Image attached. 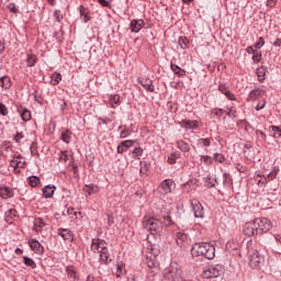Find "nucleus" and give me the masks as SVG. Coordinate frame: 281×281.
Returning a JSON list of instances; mask_svg holds the SVG:
<instances>
[{
  "label": "nucleus",
  "instance_id": "1",
  "mask_svg": "<svg viewBox=\"0 0 281 281\" xmlns=\"http://www.w3.org/2000/svg\"><path fill=\"white\" fill-rule=\"evenodd\" d=\"M193 258H206V260H214L216 256V248L210 243H196L191 249Z\"/></svg>",
  "mask_w": 281,
  "mask_h": 281
},
{
  "label": "nucleus",
  "instance_id": "2",
  "mask_svg": "<svg viewBox=\"0 0 281 281\" xmlns=\"http://www.w3.org/2000/svg\"><path fill=\"white\" fill-rule=\"evenodd\" d=\"M91 251L93 254H100V262L103 265H109L111 262V254L109 252V247H106V241L100 238H93L91 243Z\"/></svg>",
  "mask_w": 281,
  "mask_h": 281
},
{
  "label": "nucleus",
  "instance_id": "3",
  "mask_svg": "<svg viewBox=\"0 0 281 281\" xmlns=\"http://www.w3.org/2000/svg\"><path fill=\"white\" fill-rule=\"evenodd\" d=\"M143 227L147 229L151 236H161V232H164V223L155 217H145Z\"/></svg>",
  "mask_w": 281,
  "mask_h": 281
},
{
  "label": "nucleus",
  "instance_id": "4",
  "mask_svg": "<svg viewBox=\"0 0 281 281\" xmlns=\"http://www.w3.org/2000/svg\"><path fill=\"white\" fill-rule=\"evenodd\" d=\"M162 281H186V280L181 278V269L175 266H170L165 270ZM189 281H192V280H189Z\"/></svg>",
  "mask_w": 281,
  "mask_h": 281
},
{
  "label": "nucleus",
  "instance_id": "5",
  "mask_svg": "<svg viewBox=\"0 0 281 281\" xmlns=\"http://www.w3.org/2000/svg\"><path fill=\"white\" fill-rule=\"evenodd\" d=\"M225 268L221 265H212L209 266L206 270L202 272V278L205 280H211L212 278H218L222 273H224Z\"/></svg>",
  "mask_w": 281,
  "mask_h": 281
},
{
  "label": "nucleus",
  "instance_id": "6",
  "mask_svg": "<svg viewBox=\"0 0 281 281\" xmlns=\"http://www.w3.org/2000/svg\"><path fill=\"white\" fill-rule=\"evenodd\" d=\"M255 225L257 227V234L259 236H262V234H267V232H269V229H271L272 227L271 221L267 217L256 218Z\"/></svg>",
  "mask_w": 281,
  "mask_h": 281
},
{
  "label": "nucleus",
  "instance_id": "7",
  "mask_svg": "<svg viewBox=\"0 0 281 281\" xmlns=\"http://www.w3.org/2000/svg\"><path fill=\"white\" fill-rule=\"evenodd\" d=\"M176 243L180 249H188L190 247V243L192 240L190 239V236L183 232H178L176 234Z\"/></svg>",
  "mask_w": 281,
  "mask_h": 281
},
{
  "label": "nucleus",
  "instance_id": "8",
  "mask_svg": "<svg viewBox=\"0 0 281 281\" xmlns=\"http://www.w3.org/2000/svg\"><path fill=\"white\" fill-rule=\"evenodd\" d=\"M243 234L245 236L251 237V236H258V228L256 226V220L252 222H246L241 229Z\"/></svg>",
  "mask_w": 281,
  "mask_h": 281
},
{
  "label": "nucleus",
  "instance_id": "9",
  "mask_svg": "<svg viewBox=\"0 0 281 281\" xmlns=\"http://www.w3.org/2000/svg\"><path fill=\"white\" fill-rule=\"evenodd\" d=\"M191 207L193 210L195 218H203L205 216V212L203 211V204H201L199 200L192 199Z\"/></svg>",
  "mask_w": 281,
  "mask_h": 281
},
{
  "label": "nucleus",
  "instance_id": "10",
  "mask_svg": "<svg viewBox=\"0 0 281 281\" xmlns=\"http://www.w3.org/2000/svg\"><path fill=\"white\" fill-rule=\"evenodd\" d=\"M172 186H175V181L172 179H166L158 187V192L164 195L170 194L172 192Z\"/></svg>",
  "mask_w": 281,
  "mask_h": 281
},
{
  "label": "nucleus",
  "instance_id": "11",
  "mask_svg": "<svg viewBox=\"0 0 281 281\" xmlns=\"http://www.w3.org/2000/svg\"><path fill=\"white\" fill-rule=\"evenodd\" d=\"M261 263H262V256H260V252H258V250L252 251L249 258V266L252 269H256V267H260Z\"/></svg>",
  "mask_w": 281,
  "mask_h": 281
},
{
  "label": "nucleus",
  "instance_id": "12",
  "mask_svg": "<svg viewBox=\"0 0 281 281\" xmlns=\"http://www.w3.org/2000/svg\"><path fill=\"white\" fill-rule=\"evenodd\" d=\"M138 82L149 93H155V85H153V80L151 79H149V78H139Z\"/></svg>",
  "mask_w": 281,
  "mask_h": 281
},
{
  "label": "nucleus",
  "instance_id": "13",
  "mask_svg": "<svg viewBox=\"0 0 281 281\" xmlns=\"http://www.w3.org/2000/svg\"><path fill=\"white\" fill-rule=\"evenodd\" d=\"M29 245L32 249V251H34V254H38V255H43L45 254V247H43L38 240L36 239H31L29 241Z\"/></svg>",
  "mask_w": 281,
  "mask_h": 281
},
{
  "label": "nucleus",
  "instance_id": "14",
  "mask_svg": "<svg viewBox=\"0 0 281 281\" xmlns=\"http://www.w3.org/2000/svg\"><path fill=\"white\" fill-rule=\"evenodd\" d=\"M133 144H135V140H133V139H127V140L121 142L120 145L116 147V153H119V155L126 153V150L128 148H131V146H133Z\"/></svg>",
  "mask_w": 281,
  "mask_h": 281
},
{
  "label": "nucleus",
  "instance_id": "15",
  "mask_svg": "<svg viewBox=\"0 0 281 281\" xmlns=\"http://www.w3.org/2000/svg\"><path fill=\"white\" fill-rule=\"evenodd\" d=\"M57 234L63 240H74V232L68 228H58Z\"/></svg>",
  "mask_w": 281,
  "mask_h": 281
},
{
  "label": "nucleus",
  "instance_id": "16",
  "mask_svg": "<svg viewBox=\"0 0 281 281\" xmlns=\"http://www.w3.org/2000/svg\"><path fill=\"white\" fill-rule=\"evenodd\" d=\"M108 104H109V106H111V109H117V106H120V104H122L120 94H111L109 97Z\"/></svg>",
  "mask_w": 281,
  "mask_h": 281
},
{
  "label": "nucleus",
  "instance_id": "17",
  "mask_svg": "<svg viewBox=\"0 0 281 281\" xmlns=\"http://www.w3.org/2000/svg\"><path fill=\"white\" fill-rule=\"evenodd\" d=\"M130 26H131V32H134L135 34H137V32H140L142 29L144 27V20L142 19L132 20Z\"/></svg>",
  "mask_w": 281,
  "mask_h": 281
},
{
  "label": "nucleus",
  "instance_id": "18",
  "mask_svg": "<svg viewBox=\"0 0 281 281\" xmlns=\"http://www.w3.org/2000/svg\"><path fill=\"white\" fill-rule=\"evenodd\" d=\"M14 196V190L10 187H0V198L1 199H12Z\"/></svg>",
  "mask_w": 281,
  "mask_h": 281
},
{
  "label": "nucleus",
  "instance_id": "19",
  "mask_svg": "<svg viewBox=\"0 0 281 281\" xmlns=\"http://www.w3.org/2000/svg\"><path fill=\"white\" fill-rule=\"evenodd\" d=\"M56 192V186L48 184L43 188V198L44 199H52L54 196V193Z\"/></svg>",
  "mask_w": 281,
  "mask_h": 281
},
{
  "label": "nucleus",
  "instance_id": "20",
  "mask_svg": "<svg viewBox=\"0 0 281 281\" xmlns=\"http://www.w3.org/2000/svg\"><path fill=\"white\" fill-rule=\"evenodd\" d=\"M182 124V128L192 130L199 128V121H190V120H182L180 122Z\"/></svg>",
  "mask_w": 281,
  "mask_h": 281
},
{
  "label": "nucleus",
  "instance_id": "21",
  "mask_svg": "<svg viewBox=\"0 0 281 281\" xmlns=\"http://www.w3.org/2000/svg\"><path fill=\"white\" fill-rule=\"evenodd\" d=\"M83 192H87L88 196H91V194H98V192H100V187L94 183L86 184L83 187Z\"/></svg>",
  "mask_w": 281,
  "mask_h": 281
},
{
  "label": "nucleus",
  "instance_id": "22",
  "mask_svg": "<svg viewBox=\"0 0 281 281\" xmlns=\"http://www.w3.org/2000/svg\"><path fill=\"white\" fill-rule=\"evenodd\" d=\"M23 122H30V120H32V112H30V110L21 106L20 109H18Z\"/></svg>",
  "mask_w": 281,
  "mask_h": 281
},
{
  "label": "nucleus",
  "instance_id": "23",
  "mask_svg": "<svg viewBox=\"0 0 281 281\" xmlns=\"http://www.w3.org/2000/svg\"><path fill=\"white\" fill-rule=\"evenodd\" d=\"M74 133H71V131L66 130L61 133L60 135V139L61 142H64V144H71V137H72Z\"/></svg>",
  "mask_w": 281,
  "mask_h": 281
},
{
  "label": "nucleus",
  "instance_id": "24",
  "mask_svg": "<svg viewBox=\"0 0 281 281\" xmlns=\"http://www.w3.org/2000/svg\"><path fill=\"white\" fill-rule=\"evenodd\" d=\"M0 87H2V89H10V87H12V80L9 76H3L0 78Z\"/></svg>",
  "mask_w": 281,
  "mask_h": 281
},
{
  "label": "nucleus",
  "instance_id": "25",
  "mask_svg": "<svg viewBox=\"0 0 281 281\" xmlns=\"http://www.w3.org/2000/svg\"><path fill=\"white\" fill-rule=\"evenodd\" d=\"M170 68L178 78H183V76H186V70L181 69L178 65L171 64Z\"/></svg>",
  "mask_w": 281,
  "mask_h": 281
},
{
  "label": "nucleus",
  "instance_id": "26",
  "mask_svg": "<svg viewBox=\"0 0 281 281\" xmlns=\"http://www.w3.org/2000/svg\"><path fill=\"white\" fill-rule=\"evenodd\" d=\"M80 15L83 18L85 23H89L91 21V15L89 14V10L85 8V5L79 7Z\"/></svg>",
  "mask_w": 281,
  "mask_h": 281
},
{
  "label": "nucleus",
  "instance_id": "27",
  "mask_svg": "<svg viewBox=\"0 0 281 281\" xmlns=\"http://www.w3.org/2000/svg\"><path fill=\"white\" fill-rule=\"evenodd\" d=\"M38 63V57L34 54H27L26 55V67H34Z\"/></svg>",
  "mask_w": 281,
  "mask_h": 281
},
{
  "label": "nucleus",
  "instance_id": "28",
  "mask_svg": "<svg viewBox=\"0 0 281 281\" xmlns=\"http://www.w3.org/2000/svg\"><path fill=\"white\" fill-rule=\"evenodd\" d=\"M269 133H272V137H274V139H280L281 137L280 126H276V125L269 126Z\"/></svg>",
  "mask_w": 281,
  "mask_h": 281
},
{
  "label": "nucleus",
  "instance_id": "29",
  "mask_svg": "<svg viewBox=\"0 0 281 281\" xmlns=\"http://www.w3.org/2000/svg\"><path fill=\"white\" fill-rule=\"evenodd\" d=\"M45 221L41 217L34 220V229L35 232H43V227H45Z\"/></svg>",
  "mask_w": 281,
  "mask_h": 281
},
{
  "label": "nucleus",
  "instance_id": "30",
  "mask_svg": "<svg viewBox=\"0 0 281 281\" xmlns=\"http://www.w3.org/2000/svg\"><path fill=\"white\" fill-rule=\"evenodd\" d=\"M262 93H265V90L255 89L249 93L248 100H258V98H261Z\"/></svg>",
  "mask_w": 281,
  "mask_h": 281
},
{
  "label": "nucleus",
  "instance_id": "31",
  "mask_svg": "<svg viewBox=\"0 0 281 281\" xmlns=\"http://www.w3.org/2000/svg\"><path fill=\"white\" fill-rule=\"evenodd\" d=\"M26 164V161L16 160L15 158L10 161V166L14 168V170H16V168H25Z\"/></svg>",
  "mask_w": 281,
  "mask_h": 281
},
{
  "label": "nucleus",
  "instance_id": "32",
  "mask_svg": "<svg viewBox=\"0 0 281 281\" xmlns=\"http://www.w3.org/2000/svg\"><path fill=\"white\" fill-rule=\"evenodd\" d=\"M177 147L179 148V150H182V153H190V145L184 140H178Z\"/></svg>",
  "mask_w": 281,
  "mask_h": 281
},
{
  "label": "nucleus",
  "instance_id": "33",
  "mask_svg": "<svg viewBox=\"0 0 281 281\" xmlns=\"http://www.w3.org/2000/svg\"><path fill=\"white\" fill-rule=\"evenodd\" d=\"M27 181H29V186H31V188H37V186L41 184V178H38L36 176L29 177Z\"/></svg>",
  "mask_w": 281,
  "mask_h": 281
},
{
  "label": "nucleus",
  "instance_id": "34",
  "mask_svg": "<svg viewBox=\"0 0 281 281\" xmlns=\"http://www.w3.org/2000/svg\"><path fill=\"white\" fill-rule=\"evenodd\" d=\"M52 78V85L56 87V85L60 83V80H63V75L60 72H54Z\"/></svg>",
  "mask_w": 281,
  "mask_h": 281
},
{
  "label": "nucleus",
  "instance_id": "35",
  "mask_svg": "<svg viewBox=\"0 0 281 281\" xmlns=\"http://www.w3.org/2000/svg\"><path fill=\"white\" fill-rule=\"evenodd\" d=\"M69 161V151L61 150L59 154V164H67Z\"/></svg>",
  "mask_w": 281,
  "mask_h": 281
},
{
  "label": "nucleus",
  "instance_id": "36",
  "mask_svg": "<svg viewBox=\"0 0 281 281\" xmlns=\"http://www.w3.org/2000/svg\"><path fill=\"white\" fill-rule=\"evenodd\" d=\"M278 172H280V167H273L271 172L266 177L268 181H273L276 177H278Z\"/></svg>",
  "mask_w": 281,
  "mask_h": 281
},
{
  "label": "nucleus",
  "instance_id": "37",
  "mask_svg": "<svg viewBox=\"0 0 281 281\" xmlns=\"http://www.w3.org/2000/svg\"><path fill=\"white\" fill-rule=\"evenodd\" d=\"M257 76L260 82L265 80V76H267V68L265 67H259L257 68Z\"/></svg>",
  "mask_w": 281,
  "mask_h": 281
},
{
  "label": "nucleus",
  "instance_id": "38",
  "mask_svg": "<svg viewBox=\"0 0 281 281\" xmlns=\"http://www.w3.org/2000/svg\"><path fill=\"white\" fill-rule=\"evenodd\" d=\"M67 216H69V218H72L74 221H76V218H78V214H81L80 212H76L74 207L69 206L66 211Z\"/></svg>",
  "mask_w": 281,
  "mask_h": 281
},
{
  "label": "nucleus",
  "instance_id": "39",
  "mask_svg": "<svg viewBox=\"0 0 281 281\" xmlns=\"http://www.w3.org/2000/svg\"><path fill=\"white\" fill-rule=\"evenodd\" d=\"M200 161H202V164H204V166H212V164H214V159L212 158V156H201Z\"/></svg>",
  "mask_w": 281,
  "mask_h": 281
},
{
  "label": "nucleus",
  "instance_id": "40",
  "mask_svg": "<svg viewBox=\"0 0 281 281\" xmlns=\"http://www.w3.org/2000/svg\"><path fill=\"white\" fill-rule=\"evenodd\" d=\"M126 271H124V262H119L116 266V278H122Z\"/></svg>",
  "mask_w": 281,
  "mask_h": 281
},
{
  "label": "nucleus",
  "instance_id": "41",
  "mask_svg": "<svg viewBox=\"0 0 281 281\" xmlns=\"http://www.w3.org/2000/svg\"><path fill=\"white\" fill-rule=\"evenodd\" d=\"M198 145L204 146L207 148V147L212 146V138H200V139H198Z\"/></svg>",
  "mask_w": 281,
  "mask_h": 281
},
{
  "label": "nucleus",
  "instance_id": "42",
  "mask_svg": "<svg viewBox=\"0 0 281 281\" xmlns=\"http://www.w3.org/2000/svg\"><path fill=\"white\" fill-rule=\"evenodd\" d=\"M213 159H214V161H217V164H225V160H226L225 155L220 154V153H215L213 155Z\"/></svg>",
  "mask_w": 281,
  "mask_h": 281
},
{
  "label": "nucleus",
  "instance_id": "43",
  "mask_svg": "<svg viewBox=\"0 0 281 281\" xmlns=\"http://www.w3.org/2000/svg\"><path fill=\"white\" fill-rule=\"evenodd\" d=\"M23 262L26 267H31V269H36V262L33 261L30 257H24Z\"/></svg>",
  "mask_w": 281,
  "mask_h": 281
},
{
  "label": "nucleus",
  "instance_id": "44",
  "mask_svg": "<svg viewBox=\"0 0 281 281\" xmlns=\"http://www.w3.org/2000/svg\"><path fill=\"white\" fill-rule=\"evenodd\" d=\"M69 166L72 168L75 179H80V171H78V165H75L74 160H70Z\"/></svg>",
  "mask_w": 281,
  "mask_h": 281
},
{
  "label": "nucleus",
  "instance_id": "45",
  "mask_svg": "<svg viewBox=\"0 0 281 281\" xmlns=\"http://www.w3.org/2000/svg\"><path fill=\"white\" fill-rule=\"evenodd\" d=\"M119 131H121L120 137L121 139H125V137H128V128L125 127V125L119 126Z\"/></svg>",
  "mask_w": 281,
  "mask_h": 281
},
{
  "label": "nucleus",
  "instance_id": "46",
  "mask_svg": "<svg viewBox=\"0 0 281 281\" xmlns=\"http://www.w3.org/2000/svg\"><path fill=\"white\" fill-rule=\"evenodd\" d=\"M66 273L70 280H76V270H74V267H67Z\"/></svg>",
  "mask_w": 281,
  "mask_h": 281
},
{
  "label": "nucleus",
  "instance_id": "47",
  "mask_svg": "<svg viewBox=\"0 0 281 281\" xmlns=\"http://www.w3.org/2000/svg\"><path fill=\"white\" fill-rule=\"evenodd\" d=\"M232 175L224 172L223 173V183L224 186H232Z\"/></svg>",
  "mask_w": 281,
  "mask_h": 281
},
{
  "label": "nucleus",
  "instance_id": "48",
  "mask_svg": "<svg viewBox=\"0 0 281 281\" xmlns=\"http://www.w3.org/2000/svg\"><path fill=\"white\" fill-rule=\"evenodd\" d=\"M133 158L137 159V157H142V155H144V149L142 147H136L133 149Z\"/></svg>",
  "mask_w": 281,
  "mask_h": 281
},
{
  "label": "nucleus",
  "instance_id": "49",
  "mask_svg": "<svg viewBox=\"0 0 281 281\" xmlns=\"http://www.w3.org/2000/svg\"><path fill=\"white\" fill-rule=\"evenodd\" d=\"M252 60L254 63H260V60H262V53L255 50V53H252Z\"/></svg>",
  "mask_w": 281,
  "mask_h": 281
},
{
  "label": "nucleus",
  "instance_id": "50",
  "mask_svg": "<svg viewBox=\"0 0 281 281\" xmlns=\"http://www.w3.org/2000/svg\"><path fill=\"white\" fill-rule=\"evenodd\" d=\"M7 222H10V218H14L16 216V210L10 209L8 212H5Z\"/></svg>",
  "mask_w": 281,
  "mask_h": 281
},
{
  "label": "nucleus",
  "instance_id": "51",
  "mask_svg": "<svg viewBox=\"0 0 281 281\" xmlns=\"http://www.w3.org/2000/svg\"><path fill=\"white\" fill-rule=\"evenodd\" d=\"M54 16H55L56 21H57L58 23H60V22L63 21V19H64L63 11H60V10H55V11H54Z\"/></svg>",
  "mask_w": 281,
  "mask_h": 281
},
{
  "label": "nucleus",
  "instance_id": "52",
  "mask_svg": "<svg viewBox=\"0 0 281 281\" xmlns=\"http://www.w3.org/2000/svg\"><path fill=\"white\" fill-rule=\"evenodd\" d=\"M30 150L31 155L38 157V146L36 145V143L31 144Z\"/></svg>",
  "mask_w": 281,
  "mask_h": 281
},
{
  "label": "nucleus",
  "instance_id": "53",
  "mask_svg": "<svg viewBox=\"0 0 281 281\" xmlns=\"http://www.w3.org/2000/svg\"><path fill=\"white\" fill-rule=\"evenodd\" d=\"M254 47L256 49H261V47H265V37H259L258 42L254 44Z\"/></svg>",
  "mask_w": 281,
  "mask_h": 281
},
{
  "label": "nucleus",
  "instance_id": "54",
  "mask_svg": "<svg viewBox=\"0 0 281 281\" xmlns=\"http://www.w3.org/2000/svg\"><path fill=\"white\" fill-rule=\"evenodd\" d=\"M8 10L12 12L13 14H18L19 8H16V4L14 2H11L7 5Z\"/></svg>",
  "mask_w": 281,
  "mask_h": 281
},
{
  "label": "nucleus",
  "instance_id": "55",
  "mask_svg": "<svg viewBox=\"0 0 281 281\" xmlns=\"http://www.w3.org/2000/svg\"><path fill=\"white\" fill-rule=\"evenodd\" d=\"M150 165L146 161H140V172H148Z\"/></svg>",
  "mask_w": 281,
  "mask_h": 281
},
{
  "label": "nucleus",
  "instance_id": "56",
  "mask_svg": "<svg viewBox=\"0 0 281 281\" xmlns=\"http://www.w3.org/2000/svg\"><path fill=\"white\" fill-rule=\"evenodd\" d=\"M205 186L206 188H214V186H216V179L207 178Z\"/></svg>",
  "mask_w": 281,
  "mask_h": 281
},
{
  "label": "nucleus",
  "instance_id": "57",
  "mask_svg": "<svg viewBox=\"0 0 281 281\" xmlns=\"http://www.w3.org/2000/svg\"><path fill=\"white\" fill-rule=\"evenodd\" d=\"M0 115H8V106L0 102Z\"/></svg>",
  "mask_w": 281,
  "mask_h": 281
},
{
  "label": "nucleus",
  "instance_id": "58",
  "mask_svg": "<svg viewBox=\"0 0 281 281\" xmlns=\"http://www.w3.org/2000/svg\"><path fill=\"white\" fill-rule=\"evenodd\" d=\"M223 109H214L212 110V114L215 115L216 117H223Z\"/></svg>",
  "mask_w": 281,
  "mask_h": 281
},
{
  "label": "nucleus",
  "instance_id": "59",
  "mask_svg": "<svg viewBox=\"0 0 281 281\" xmlns=\"http://www.w3.org/2000/svg\"><path fill=\"white\" fill-rule=\"evenodd\" d=\"M168 164H177V154L172 153L170 154V156L168 157Z\"/></svg>",
  "mask_w": 281,
  "mask_h": 281
},
{
  "label": "nucleus",
  "instance_id": "60",
  "mask_svg": "<svg viewBox=\"0 0 281 281\" xmlns=\"http://www.w3.org/2000/svg\"><path fill=\"white\" fill-rule=\"evenodd\" d=\"M265 106H267V101H259L258 104L256 105V111H262Z\"/></svg>",
  "mask_w": 281,
  "mask_h": 281
},
{
  "label": "nucleus",
  "instance_id": "61",
  "mask_svg": "<svg viewBox=\"0 0 281 281\" xmlns=\"http://www.w3.org/2000/svg\"><path fill=\"white\" fill-rule=\"evenodd\" d=\"M23 132H18L14 136V142H16V144L21 143V139H23Z\"/></svg>",
  "mask_w": 281,
  "mask_h": 281
},
{
  "label": "nucleus",
  "instance_id": "62",
  "mask_svg": "<svg viewBox=\"0 0 281 281\" xmlns=\"http://www.w3.org/2000/svg\"><path fill=\"white\" fill-rule=\"evenodd\" d=\"M164 223H165V225H167V226L172 225V217H170L169 215H165V216H164Z\"/></svg>",
  "mask_w": 281,
  "mask_h": 281
},
{
  "label": "nucleus",
  "instance_id": "63",
  "mask_svg": "<svg viewBox=\"0 0 281 281\" xmlns=\"http://www.w3.org/2000/svg\"><path fill=\"white\" fill-rule=\"evenodd\" d=\"M218 91H221V93H224L228 91L227 86L225 83H220L218 85Z\"/></svg>",
  "mask_w": 281,
  "mask_h": 281
},
{
  "label": "nucleus",
  "instance_id": "64",
  "mask_svg": "<svg viewBox=\"0 0 281 281\" xmlns=\"http://www.w3.org/2000/svg\"><path fill=\"white\" fill-rule=\"evenodd\" d=\"M224 95L228 99V100H236V95H234V93H232V91H227L224 93Z\"/></svg>",
  "mask_w": 281,
  "mask_h": 281
}]
</instances>
